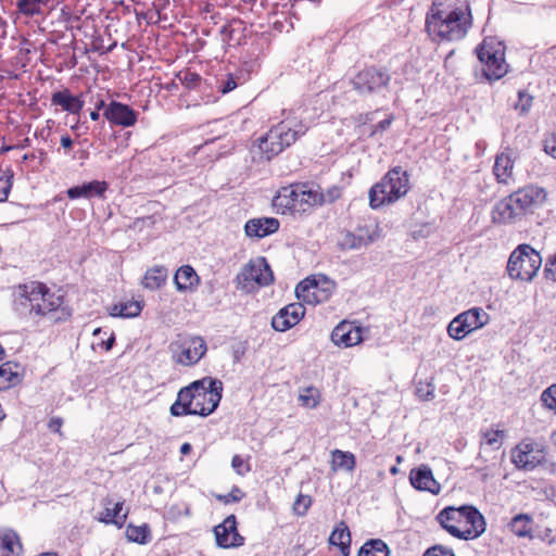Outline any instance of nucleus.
Instances as JSON below:
<instances>
[{"label":"nucleus","instance_id":"1","mask_svg":"<svg viewBox=\"0 0 556 556\" xmlns=\"http://www.w3.org/2000/svg\"><path fill=\"white\" fill-rule=\"evenodd\" d=\"M62 304V295L54 294L38 281L20 285L13 299V309L21 318L36 320L53 314Z\"/></svg>","mask_w":556,"mask_h":556},{"label":"nucleus","instance_id":"2","mask_svg":"<svg viewBox=\"0 0 556 556\" xmlns=\"http://www.w3.org/2000/svg\"><path fill=\"white\" fill-rule=\"evenodd\" d=\"M435 0L426 16V29L432 40L457 41L463 39L470 26V13L465 9H441Z\"/></svg>","mask_w":556,"mask_h":556},{"label":"nucleus","instance_id":"3","mask_svg":"<svg viewBox=\"0 0 556 556\" xmlns=\"http://www.w3.org/2000/svg\"><path fill=\"white\" fill-rule=\"evenodd\" d=\"M435 519L452 536L465 541L478 538L485 530L483 515L472 505L447 506Z\"/></svg>","mask_w":556,"mask_h":556},{"label":"nucleus","instance_id":"4","mask_svg":"<svg viewBox=\"0 0 556 556\" xmlns=\"http://www.w3.org/2000/svg\"><path fill=\"white\" fill-rule=\"evenodd\" d=\"M325 198L319 187L309 182L292 184L282 187L273 200V205L280 214H305L317 205H323Z\"/></svg>","mask_w":556,"mask_h":556},{"label":"nucleus","instance_id":"5","mask_svg":"<svg viewBox=\"0 0 556 556\" xmlns=\"http://www.w3.org/2000/svg\"><path fill=\"white\" fill-rule=\"evenodd\" d=\"M409 190V175L401 166H395L387 172L380 181L369 190V205L378 210L405 197Z\"/></svg>","mask_w":556,"mask_h":556},{"label":"nucleus","instance_id":"6","mask_svg":"<svg viewBox=\"0 0 556 556\" xmlns=\"http://www.w3.org/2000/svg\"><path fill=\"white\" fill-rule=\"evenodd\" d=\"M542 265L540 253L530 244H519L507 262V273L511 279L532 281Z\"/></svg>","mask_w":556,"mask_h":556},{"label":"nucleus","instance_id":"7","mask_svg":"<svg viewBox=\"0 0 556 556\" xmlns=\"http://www.w3.org/2000/svg\"><path fill=\"white\" fill-rule=\"evenodd\" d=\"M194 382L201 383L195 388L193 412L201 417H207L218 407L223 396V382L217 378L204 377Z\"/></svg>","mask_w":556,"mask_h":556},{"label":"nucleus","instance_id":"8","mask_svg":"<svg viewBox=\"0 0 556 556\" xmlns=\"http://www.w3.org/2000/svg\"><path fill=\"white\" fill-rule=\"evenodd\" d=\"M241 289L249 291V285L255 282L260 287L269 286L274 282V273L266 257L258 256L245 264L236 277Z\"/></svg>","mask_w":556,"mask_h":556},{"label":"nucleus","instance_id":"9","mask_svg":"<svg viewBox=\"0 0 556 556\" xmlns=\"http://www.w3.org/2000/svg\"><path fill=\"white\" fill-rule=\"evenodd\" d=\"M545 456L544 447L533 440H523L511 451L514 465L526 471L533 470L545 462Z\"/></svg>","mask_w":556,"mask_h":556},{"label":"nucleus","instance_id":"10","mask_svg":"<svg viewBox=\"0 0 556 556\" xmlns=\"http://www.w3.org/2000/svg\"><path fill=\"white\" fill-rule=\"evenodd\" d=\"M391 77L386 68L370 66L359 71L352 85L361 94H371L387 87Z\"/></svg>","mask_w":556,"mask_h":556},{"label":"nucleus","instance_id":"11","mask_svg":"<svg viewBox=\"0 0 556 556\" xmlns=\"http://www.w3.org/2000/svg\"><path fill=\"white\" fill-rule=\"evenodd\" d=\"M217 546L222 548H233L243 545L244 538L237 530L235 515H229L225 520L214 528Z\"/></svg>","mask_w":556,"mask_h":556},{"label":"nucleus","instance_id":"12","mask_svg":"<svg viewBox=\"0 0 556 556\" xmlns=\"http://www.w3.org/2000/svg\"><path fill=\"white\" fill-rule=\"evenodd\" d=\"M546 195L543 188L530 185L509 194V201L515 204L519 215H522L529 207L543 203Z\"/></svg>","mask_w":556,"mask_h":556},{"label":"nucleus","instance_id":"13","mask_svg":"<svg viewBox=\"0 0 556 556\" xmlns=\"http://www.w3.org/2000/svg\"><path fill=\"white\" fill-rule=\"evenodd\" d=\"M305 311L304 305L300 302L288 304L274 315L271 326L276 331H287L300 323L305 315Z\"/></svg>","mask_w":556,"mask_h":556},{"label":"nucleus","instance_id":"14","mask_svg":"<svg viewBox=\"0 0 556 556\" xmlns=\"http://www.w3.org/2000/svg\"><path fill=\"white\" fill-rule=\"evenodd\" d=\"M489 81L498 80L508 73L509 65L505 61V45L495 39L489 40Z\"/></svg>","mask_w":556,"mask_h":556},{"label":"nucleus","instance_id":"15","mask_svg":"<svg viewBox=\"0 0 556 556\" xmlns=\"http://www.w3.org/2000/svg\"><path fill=\"white\" fill-rule=\"evenodd\" d=\"M139 113L130 108L128 104L111 101L103 116L113 125L121 127H131L137 123Z\"/></svg>","mask_w":556,"mask_h":556},{"label":"nucleus","instance_id":"16","mask_svg":"<svg viewBox=\"0 0 556 556\" xmlns=\"http://www.w3.org/2000/svg\"><path fill=\"white\" fill-rule=\"evenodd\" d=\"M181 352L176 362L184 366L195 365L206 353L207 346L201 337L185 339L180 345Z\"/></svg>","mask_w":556,"mask_h":556},{"label":"nucleus","instance_id":"17","mask_svg":"<svg viewBox=\"0 0 556 556\" xmlns=\"http://www.w3.org/2000/svg\"><path fill=\"white\" fill-rule=\"evenodd\" d=\"M280 223L275 217H257L249 219L244 225L245 236L262 239L279 230Z\"/></svg>","mask_w":556,"mask_h":556},{"label":"nucleus","instance_id":"18","mask_svg":"<svg viewBox=\"0 0 556 556\" xmlns=\"http://www.w3.org/2000/svg\"><path fill=\"white\" fill-rule=\"evenodd\" d=\"M285 139L282 130L280 129V123L273 126L270 130L258 139V149L265 154L267 160L281 153L285 148Z\"/></svg>","mask_w":556,"mask_h":556},{"label":"nucleus","instance_id":"19","mask_svg":"<svg viewBox=\"0 0 556 556\" xmlns=\"http://www.w3.org/2000/svg\"><path fill=\"white\" fill-rule=\"evenodd\" d=\"M201 383L191 382L189 386L181 388L178 391L176 401L172 404L169 412L174 417H181L187 415H195L193 412L194 405V390Z\"/></svg>","mask_w":556,"mask_h":556},{"label":"nucleus","instance_id":"20","mask_svg":"<svg viewBox=\"0 0 556 556\" xmlns=\"http://www.w3.org/2000/svg\"><path fill=\"white\" fill-rule=\"evenodd\" d=\"M331 341L338 346H353L362 341L361 328L349 321H341L331 332Z\"/></svg>","mask_w":556,"mask_h":556},{"label":"nucleus","instance_id":"21","mask_svg":"<svg viewBox=\"0 0 556 556\" xmlns=\"http://www.w3.org/2000/svg\"><path fill=\"white\" fill-rule=\"evenodd\" d=\"M409 481L419 491H428L432 494L440 492V484L435 481L431 468L427 465L413 468L409 473Z\"/></svg>","mask_w":556,"mask_h":556},{"label":"nucleus","instance_id":"22","mask_svg":"<svg viewBox=\"0 0 556 556\" xmlns=\"http://www.w3.org/2000/svg\"><path fill=\"white\" fill-rule=\"evenodd\" d=\"M105 505V509L101 513L98 520L103 523H113L118 528H122L127 519V511L122 514L124 502L113 503V500L110 497H105L103 500Z\"/></svg>","mask_w":556,"mask_h":556},{"label":"nucleus","instance_id":"23","mask_svg":"<svg viewBox=\"0 0 556 556\" xmlns=\"http://www.w3.org/2000/svg\"><path fill=\"white\" fill-rule=\"evenodd\" d=\"M54 0H16L18 13L26 17L43 16L45 10H53Z\"/></svg>","mask_w":556,"mask_h":556},{"label":"nucleus","instance_id":"24","mask_svg":"<svg viewBox=\"0 0 556 556\" xmlns=\"http://www.w3.org/2000/svg\"><path fill=\"white\" fill-rule=\"evenodd\" d=\"M51 102L53 105H59L64 111L72 114H78L84 108V101L72 94L68 89L52 93Z\"/></svg>","mask_w":556,"mask_h":556},{"label":"nucleus","instance_id":"25","mask_svg":"<svg viewBox=\"0 0 556 556\" xmlns=\"http://www.w3.org/2000/svg\"><path fill=\"white\" fill-rule=\"evenodd\" d=\"M174 282L178 291L193 290L200 283V277L190 265L179 267L174 276Z\"/></svg>","mask_w":556,"mask_h":556},{"label":"nucleus","instance_id":"26","mask_svg":"<svg viewBox=\"0 0 556 556\" xmlns=\"http://www.w3.org/2000/svg\"><path fill=\"white\" fill-rule=\"evenodd\" d=\"M351 532L344 521H340L329 536V544L338 546L342 556H349L351 552Z\"/></svg>","mask_w":556,"mask_h":556},{"label":"nucleus","instance_id":"27","mask_svg":"<svg viewBox=\"0 0 556 556\" xmlns=\"http://www.w3.org/2000/svg\"><path fill=\"white\" fill-rule=\"evenodd\" d=\"M22 551L23 546L15 531H0V556H20Z\"/></svg>","mask_w":556,"mask_h":556},{"label":"nucleus","instance_id":"28","mask_svg":"<svg viewBox=\"0 0 556 556\" xmlns=\"http://www.w3.org/2000/svg\"><path fill=\"white\" fill-rule=\"evenodd\" d=\"M167 277V268L162 265H155L146 271L142 285L146 289L154 291L166 283Z\"/></svg>","mask_w":556,"mask_h":556},{"label":"nucleus","instance_id":"29","mask_svg":"<svg viewBox=\"0 0 556 556\" xmlns=\"http://www.w3.org/2000/svg\"><path fill=\"white\" fill-rule=\"evenodd\" d=\"M280 129L282 130L285 148L287 149L291 144H293L300 137L304 136L308 127L302 122L288 119L280 122Z\"/></svg>","mask_w":556,"mask_h":556},{"label":"nucleus","instance_id":"30","mask_svg":"<svg viewBox=\"0 0 556 556\" xmlns=\"http://www.w3.org/2000/svg\"><path fill=\"white\" fill-rule=\"evenodd\" d=\"M515 204L509 201V195L500 201L492 211V218L495 223H509L520 216Z\"/></svg>","mask_w":556,"mask_h":556},{"label":"nucleus","instance_id":"31","mask_svg":"<svg viewBox=\"0 0 556 556\" xmlns=\"http://www.w3.org/2000/svg\"><path fill=\"white\" fill-rule=\"evenodd\" d=\"M143 303L140 301L129 300L114 304L110 308V315L113 317L132 318L140 315Z\"/></svg>","mask_w":556,"mask_h":556},{"label":"nucleus","instance_id":"32","mask_svg":"<svg viewBox=\"0 0 556 556\" xmlns=\"http://www.w3.org/2000/svg\"><path fill=\"white\" fill-rule=\"evenodd\" d=\"M513 161L508 155L501 154L495 159L493 174L498 184L507 185L511 178Z\"/></svg>","mask_w":556,"mask_h":556},{"label":"nucleus","instance_id":"33","mask_svg":"<svg viewBox=\"0 0 556 556\" xmlns=\"http://www.w3.org/2000/svg\"><path fill=\"white\" fill-rule=\"evenodd\" d=\"M16 368L17 364H13L12 362L0 365V390H8L20 383L21 378L15 370Z\"/></svg>","mask_w":556,"mask_h":556},{"label":"nucleus","instance_id":"34","mask_svg":"<svg viewBox=\"0 0 556 556\" xmlns=\"http://www.w3.org/2000/svg\"><path fill=\"white\" fill-rule=\"evenodd\" d=\"M532 518L529 515L519 514L515 516L510 523V530L518 538H529L532 539Z\"/></svg>","mask_w":556,"mask_h":556},{"label":"nucleus","instance_id":"35","mask_svg":"<svg viewBox=\"0 0 556 556\" xmlns=\"http://www.w3.org/2000/svg\"><path fill=\"white\" fill-rule=\"evenodd\" d=\"M331 455L333 470L343 469L351 472L355 469L356 458L353 453L341 450H334L332 451Z\"/></svg>","mask_w":556,"mask_h":556},{"label":"nucleus","instance_id":"36","mask_svg":"<svg viewBox=\"0 0 556 556\" xmlns=\"http://www.w3.org/2000/svg\"><path fill=\"white\" fill-rule=\"evenodd\" d=\"M126 538L130 542H135L138 544H147L151 541V529L148 523H143L141 526H135L129 523L126 527Z\"/></svg>","mask_w":556,"mask_h":556},{"label":"nucleus","instance_id":"37","mask_svg":"<svg viewBox=\"0 0 556 556\" xmlns=\"http://www.w3.org/2000/svg\"><path fill=\"white\" fill-rule=\"evenodd\" d=\"M388 545L380 539L367 541L358 551L357 556H389Z\"/></svg>","mask_w":556,"mask_h":556},{"label":"nucleus","instance_id":"38","mask_svg":"<svg viewBox=\"0 0 556 556\" xmlns=\"http://www.w3.org/2000/svg\"><path fill=\"white\" fill-rule=\"evenodd\" d=\"M311 286L312 282L308 279H303L302 281H300L295 287L296 298L309 304L320 303L321 301L328 298V293H325L323 299L319 298V295H316V292L311 291Z\"/></svg>","mask_w":556,"mask_h":556},{"label":"nucleus","instance_id":"39","mask_svg":"<svg viewBox=\"0 0 556 556\" xmlns=\"http://www.w3.org/2000/svg\"><path fill=\"white\" fill-rule=\"evenodd\" d=\"M447 333L454 340H462L467 334L471 333L468 329V324L465 323L462 313L453 318L447 326Z\"/></svg>","mask_w":556,"mask_h":556},{"label":"nucleus","instance_id":"40","mask_svg":"<svg viewBox=\"0 0 556 556\" xmlns=\"http://www.w3.org/2000/svg\"><path fill=\"white\" fill-rule=\"evenodd\" d=\"M482 313L483 309L481 307H472L462 313L465 323L468 324L470 332L482 328L486 324V321L481 318Z\"/></svg>","mask_w":556,"mask_h":556},{"label":"nucleus","instance_id":"41","mask_svg":"<svg viewBox=\"0 0 556 556\" xmlns=\"http://www.w3.org/2000/svg\"><path fill=\"white\" fill-rule=\"evenodd\" d=\"M356 232L358 236H362L363 241L366 242V247L378 241L383 236L382 228L378 224L372 226H358Z\"/></svg>","mask_w":556,"mask_h":556},{"label":"nucleus","instance_id":"42","mask_svg":"<svg viewBox=\"0 0 556 556\" xmlns=\"http://www.w3.org/2000/svg\"><path fill=\"white\" fill-rule=\"evenodd\" d=\"M85 193V199L91 198H104L106 190L109 189V185L106 181L92 180L89 182H85L81 185Z\"/></svg>","mask_w":556,"mask_h":556},{"label":"nucleus","instance_id":"43","mask_svg":"<svg viewBox=\"0 0 556 556\" xmlns=\"http://www.w3.org/2000/svg\"><path fill=\"white\" fill-rule=\"evenodd\" d=\"M339 245L343 250H357L366 247V242L363 241L362 236L357 232L345 231Z\"/></svg>","mask_w":556,"mask_h":556},{"label":"nucleus","instance_id":"44","mask_svg":"<svg viewBox=\"0 0 556 556\" xmlns=\"http://www.w3.org/2000/svg\"><path fill=\"white\" fill-rule=\"evenodd\" d=\"M301 404L308 408H315L320 402L319 391L314 387L305 388L299 395Z\"/></svg>","mask_w":556,"mask_h":556},{"label":"nucleus","instance_id":"45","mask_svg":"<svg viewBox=\"0 0 556 556\" xmlns=\"http://www.w3.org/2000/svg\"><path fill=\"white\" fill-rule=\"evenodd\" d=\"M475 51L481 63V67L479 72H476V76L480 81H483L486 79V37L481 40Z\"/></svg>","mask_w":556,"mask_h":556},{"label":"nucleus","instance_id":"46","mask_svg":"<svg viewBox=\"0 0 556 556\" xmlns=\"http://www.w3.org/2000/svg\"><path fill=\"white\" fill-rule=\"evenodd\" d=\"M533 103V97L528 93L525 90H520L518 92V101L515 103L514 108L517 110L520 114L525 115L527 114Z\"/></svg>","mask_w":556,"mask_h":556},{"label":"nucleus","instance_id":"47","mask_svg":"<svg viewBox=\"0 0 556 556\" xmlns=\"http://www.w3.org/2000/svg\"><path fill=\"white\" fill-rule=\"evenodd\" d=\"M214 496L218 502L227 505L240 502L244 497V493L239 486L233 485L228 494H215Z\"/></svg>","mask_w":556,"mask_h":556},{"label":"nucleus","instance_id":"48","mask_svg":"<svg viewBox=\"0 0 556 556\" xmlns=\"http://www.w3.org/2000/svg\"><path fill=\"white\" fill-rule=\"evenodd\" d=\"M434 390L435 386L432 382L420 381L416 387V394L422 401H430L434 397Z\"/></svg>","mask_w":556,"mask_h":556},{"label":"nucleus","instance_id":"49","mask_svg":"<svg viewBox=\"0 0 556 556\" xmlns=\"http://www.w3.org/2000/svg\"><path fill=\"white\" fill-rule=\"evenodd\" d=\"M541 401L546 408L556 412V383L542 392Z\"/></svg>","mask_w":556,"mask_h":556},{"label":"nucleus","instance_id":"50","mask_svg":"<svg viewBox=\"0 0 556 556\" xmlns=\"http://www.w3.org/2000/svg\"><path fill=\"white\" fill-rule=\"evenodd\" d=\"M13 173L8 170L0 175V202L5 201L12 188Z\"/></svg>","mask_w":556,"mask_h":556},{"label":"nucleus","instance_id":"51","mask_svg":"<svg viewBox=\"0 0 556 556\" xmlns=\"http://www.w3.org/2000/svg\"><path fill=\"white\" fill-rule=\"evenodd\" d=\"M311 504V496L300 493L293 504V510L296 515L304 516L307 513Z\"/></svg>","mask_w":556,"mask_h":556},{"label":"nucleus","instance_id":"52","mask_svg":"<svg viewBox=\"0 0 556 556\" xmlns=\"http://www.w3.org/2000/svg\"><path fill=\"white\" fill-rule=\"evenodd\" d=\"M178 77L181 84L188 88H194L201 81V76L190 71L180 72Z\"/></svg>","mask_w":556,"mask_h":556},{"label":"nucleus","instance_id":"53","mask_svg":"<svg viewBox=\"0 0 556 556\" xmlns=\"http://www.w3.org/2000/svg\"><path fill=\"white\" fill-rule=\"evenodd\" d=\"M239 84V77L236 74H228L227 78L220 81L219 91L224 94L228 93L237 88Z\"/></svg>","mask_w":556,"mask_h":556},{"label":"nucleus","instance_id":"54","mask_svg":"<svg viewBox=\"0 0 556 556\" xmlns=\"http://www.w3.org/2000/svg\"><path fill=\"white\" fill-rule=\"evenodd\" d=\"M424 556H455V554L451 548L442 545H433L426 549Z\"/></svg>","mask_w":556,"mask_h":556},{"label":"nucleus","instance_id":"55","mask_svg":"<svg viewBox=\"0 0 556 556\" xmlns=\"http://www.w3.org/2000/svg\"><path fill=\"white\" fill-rule=\"evenodd\" d=\"M231 467L240 476H243L245 472L250 471L249 465L245 464L244 459L240 455H235L232 457Z\"/></svg>","mask_w":556,"mask_h":556},{"label":"nucleus","instance_id":"56","mask_svg":"<svg viewBox=\"0 0 556 556\" xmlns=\"http://www.w3.org/2000/svg\"><path fill=\"white\" fill-rule=\"evenodd\" d=\"M544 151L556 159V134L548 135L544 140Z\"/></svg>","mask_w":556,"mask_h":556},{"label":"nucleus","instance_id":"57","mask_svg":"<svg viewBox=\"0 0 556 556\" xmlns=\"http://www.w3.org/2000/svg\"><path fill=\"white\" fill-rule=\"evenodd\" d=\"M392 122H393V115H390L388 118L379 122L377 125H375L371 128V131L369 132V137H374L378 132L386 131L391 126Z\"/></svg>","mask_w":556,"mask_h":556},{"label":"nucleus","instance_id":"58","mask_svg":"<svg viewBox=\"0 0 556 556\" xmlns=\"http://www.w3.org/2000/svg\"><path fill=\"white\" fill-rule=\"evenodd\" d=\"M323 197L325 198V203H332L341 197V188L332 186L326 193L323 192Z\"/></svg>","mask_w":556,"mask_h":556},{"label":"nucleus","instance_id":"59","mask_svg":"<svg viewBox=\"0 0 556 556\" xmlns=\"http://www.w3.org/2000/svg\"><path fill=\"white\" fill-rule=\"evenodd\" d=\"M66 194L71 200H76L79 198H85L83 186H74L66 190Z\"/></svg>","mask_w":556,"mask_h":556},{"label":"nucleus","instance_id":"60","mask_svg":"<svg viewBox=\"0 0 556 556\" xmlns=\"http://www.w3.org/2000/svg\"><path fill=\"white\" fill-rule=\"evenodd\" d=\"M546 277L556 281V255L545 266Z\"/></svg>","mask_w":556,"mask_h":556},{"label":"nucleus","instance_id":"61","mask_svg":"<svg viewBox=\"0 0 556 556\" xmlns=\"http://www.w3.org/2000/svg\"><path fill=\"white\" fill-rule=\"evenodd\" d=\"M60 142L64 150H71L74 144L73 139L68 135L62 136Z\"/></svg>","mask_w":556,"mask_h":556},{"label":"nucleus","instance_id":"62","mask_svg":"<svg viewBox=\"0 0 556 556\" xmlns=\"http://www.w3.org/2000/svg\"><path fill=\"white\" fill-rule=\"evenodd\" d=\"M374 114L375 113H372V112L362 113L358 115L357 121H358V123L366 125L367 123H369L374 119Z\"/></svg>","mask_w":556,"mask_h":556},{"label":"nucleus","instance_id":"63","mask_svg":"<svg viewBox=\"0 0 556 556\" xmlns=\"http://www.w3.org/2000/svg\"><path fill=\"white\" fill-rule=\"evenodd\" d=\"M306 279H308L312 282V286L309 287L311 291L316 292V295H318V293L320 291L319 280L314 276L307 277Z\"/></svg>","mask_w":556,"mask_h":556},{"label":"nucleus","instance_id":"64","mask_svg":"<svg viewBox=\"0 0 556 556\" xmlns=\"http://www.w3.org/2000/svg\"><path fill=\"white\" fill-rule=\"evenodd\" d=\"M306 279H308L312 282V286L309 287L311 291L316 292V295H318V293L320 291L319 280L314 276L307 277Z\"/></svg>","mask_w":556,"mask_h":556}]
</instances>
